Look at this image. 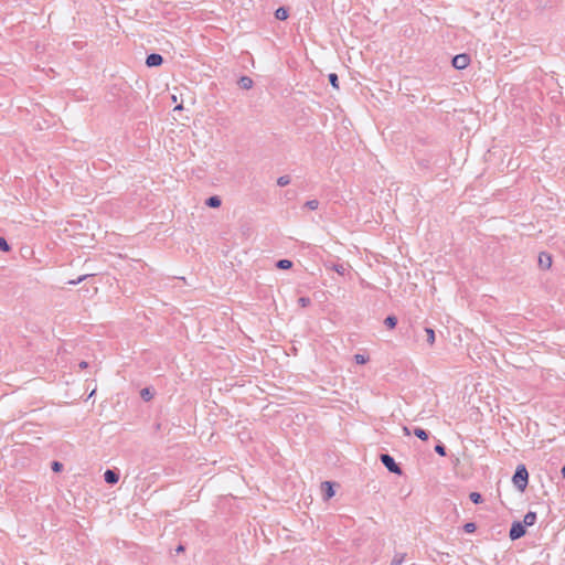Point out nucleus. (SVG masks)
<instances>
[{
    "mask_svg": "<svg viewBox=\"0 0 565 565\" xmlns=\"http://www.w3.org/2000/svg\"><path fill=\"white\" fill-rule=\"evenodd\" d=\"M354 360L358 364H365L369 361V356L358 353L354 355Z\"/></svg>",
    "mask_w": 565,
    "mask_h": 565,
    "instance_id": "412c9836",
    "label": "nucleus"
},
{
    "mask_svg": "<svg viewBox=\"0 0 565 565\" xmlns=\"http://www.w3.org/2000/svg\"><path fill=\"white\" fill-rule=\"evenodd\" d=\"M435 451L440 456H446V447L443 444H437L435 446Z\"/></svg>",
    "mask_w": 565,
    "mask_h": 565,
    "instance_id": "bb28decb",
    "label": "nucleus"
},
{
    "mask_svg": "<svg viewBox=\"0 0 565 565\" xmlns=\"http://www.w3.org/2000/svg\"><path fill=\"white\" fill-rule=\"evenodd\" d=\"M403 433H404V435H406V436L411 435V430H409V429H408V427H406V426H404V427H403Z\"/></svg>",
    "mask_w": 565,
    "mask_h": 565,
    "instance_id": "7c9ffc66",
    "label": "nucleus"
},
{
    "mask_svg": "<svg viewBox=\"0 0 565 565\" xmlns=\"http://www.w3.org/2000/svg\"><path fill=\"white\" fill-rule=\"evenodd\" d=\"M333 269H334L338 274H340V275H344V274H345V271H347L345 266H344V265H342V264L334 265V266H333Z\"/></svg>",
    "mask_w": 565,
    "mask_h": 565,
    "instance_id": "cd10ccee",
    "label": "nucleus"
},
{
    "mask_svg": "<svg viewBox=\"0 0 565 565\" xmlns=\"http://www.w3.org/2000/svg\"><path fill=\"white\" fill-rule=\"evenodd\" d=\"M384 324L388 328V329H394L397 324V319L396 317L394 316H388L385 318L384 320Z\"/></svg>",
    "mask_w": 565,
    "mask_h": 565,
    "instance_id": "ddd939ff",
    "label": "nucleus"
},
{
    "mask_svg": "<svg viewBox=\"0 0 565 565\" xmlns=\"http://www.w3.org/2000/svg\"><path fill=\"white\" fill-rule=\"evenodd\" d=\"M0 249L2 252H9L10 250V246H9L8 242L6 241L4 237H1V236H0Z\"/></svg>",
    "mask_w": 565,
    "mask_h": 565,
    "instance_id": "a878e982",
    "label": "nucleus"
},
{
    "mask_svg": "<svg viewBox=\"0 0 565 565\" xmlns=\"http://www.w3.org/2000/svg\"><path fill=\"white\" fill-rule=\"evenodd\" d=\"M381 462L385 466V468L393 473L402 475L401 467L395 462L394 458L388 454H382L380 456Z\"/></svg>",
    "mask_w": 565,
    "mask_h": 565,
    "instance_id": "f03ea898",
    "label": "nucleus"
},
{
    "mask_svg": "<svg viewBox=\"0 0 565 565\" xmlns=\"http://www.w3.org/2000/svg\"><path fill=\"white\" fill-rule=\"evenodd\" d=\"M305 206L309 210H317L319 207V201L318 200H309L305 203Z\"/></svg>",
    "mask_w": 565,
    "mask_h": 565,
    "instance_id": "5701e85b",
    "label": "nucleus"
},
{
    "mask_svg": "<svg viewBox=\"0 0 565 565\" xmlns=\"http://www.w3.org/2000/svg\"><path fill=\"white\" fill-rule=\"evenodd\" d=\"M425 332L427 335V342L429 345L435 343V331L431 328H425Z\"/></svg>",
    "mask_w": 565,
    "mask_h": 565,
    "instance_id": "dca6fc26",
    "label": "nucleus"
},
{
    "mask_svg": "<svg viewBox=\"0 0 565 565\" xmlns=\"http://www.w3.org/2000/svg\"><path fill=\"white\" fill-rule=\"evenodd\" d=\"M470 63V56L468 54H458L452 58V66L457 70L466 68Z\"/></svg>",
    "mask_w": 565,
    "mask_h": 565,
    "instance_id": "7ed1b4c3",
    "label": "nucleus"
},
{
    "mask_svg": "<svg viewBox=\"0 0 565 565\" xmlns=\"http://www.w3.org/2000/svg\"><path fill=\"white\" fill-rule=\"evenodd\" d=\"M63 469V465L60 461L52 462V470L54 472H60Z\"/></svg>",
    "mask_w": 565,
    "mask_h": 565,
    "instance_id": "c85d7f7f",
    "label": "nucleus"
},
{
    "mask_svg": "<svg viewBox=\"0 0 565 565\" xmlns=\"http://www.w3.org/2000/svg\"><path fill=\"white\" fill-rule=\"evenodd\" d=\"M140 396L143 401H150L153 397V393L150 391L149 387H145L141 390Z\"/></svg>",
    "mask_w": 565,
    "mask_h": 565,
    "instance_id": "f3484780",
    "label": "nucleus"
},
{
    "mask_svg": "<svg viewBox=\"0 0 565 565\" xmlns=\"http://www.w3.org/2000/svg\"><path fill=\"white\" fill-rule=\"evenodd\" d=\"M253 79L249 76H242L238 81V85L243 89H250L253 87Z\"/></svg>",
    "mask_w": 565,
    "mask_h": 565,
    "instance_id": "9d476101",
    "label": "nucleus"
},
{
    "mask_svg": "<svg viewBox=\"0 0 565 565\" xmlns=\"http://www.w3.org/2000/svg\"><path fill=\"white\" fill-rule=\"evenodd\" d=\"M469 498H470V500H471L473 503H476V504H479V503H481V502H482V497H481V494H480V493H478V492H471V493L469 494Z\"/></svg>",
    "mask_w": 565,
    "mask_h": 565,
    "instance_id": "aec40b11",
    "label": "nucleus"
},
{
    "mask_svg": "<svg viewBox=\"0 0 565 565\" xmlns=\"http://www.w3.org/2000/svg\"><path fill=\"white\" fill-rule=\"evenodd\" d=\"M182 551H183V546H181V545H180V546L178 547V552H182Z\"/></svg>",
    "mask_w": 565,
    "mask_h": 565,
    "instance_id": "72a5a7b5",
    "label": "nucleus"
},
{
    "mask_svg": "<svg viewBox=\"0 0 565 565\" xmlns=\"http://www.w3.org/2000/svg\"><path fill=\"white\" fill-rule=\"evenodd\" d=\"M298 303H299L300 307L306 308V307L310 306L311 300L308 297H300L298 299Z\"/></svg>",
    "mask_w": 565,
    "mask_h": 565,
    "instance_id": "393cba45",
    "label": "nucleus"
},
{
    "mask_svg": "<svg viewBox=\"0 0 565 565\" xmlns=\"http://www.w3.org/2000/svg\"><path fill=\"white\" fill-rule=\"evenodd\" d=\"M87 366H88V363H87V362H85V361H82V362L79 363V367H81V369H86Z\"/></svg>",
    "mask_w": 565,
    "mask_h": 565,
    "instance_id": "2f4dec72",
    "label": "nucleus"
},
{
    "mask_svg": "<svg viewBox=\"0 0 565 565\" xmlns=\"http://www.w3.org/2000/svg\"><path fill=\"white\" fill-rule=\"evenodd\" d=\"M525 534V526L520 523V522H515L512 524L511 529H510V533H509V536L511 540H518L520 537H522L523 535Z\"/></svg>",
    "mask_w": 565,
    "mask_h": 565,
    "instance_id": "20e7f679",
    "label": "nucleus"
},
{
    "mask_svg": "<svg viewBox=\"0 0 565 565\" xmlns=\"http://www.w3.org/2000/svg\"><path fill=\"white\" fill-rule=\"evenodd\" d=\"M275 18L278 20H286L288 18V10L284 7H280L275 12Z\"/></svg>",
    "mask_w": 565,
    "mask_h": 565,
    "instance_id": "f8f14e48",
    "label": "nucleus"
},
{
    "mask_svg": "<svg viewBox=\"0 0 565 565\" xmlns=\"http://www.w3.org/2000/svg\"><path fill=\"white\" fill-rule=\"evenodd\" d=\"M405 554L404 553H397L394 555L393 559H392V563L391 565H401L404 559H405Z\"/></svg>",
    "mask_w": 565,
    "mask_h": 565,
    "instance_id": "a211bd4d",
    "label": "nucleus"
},
{
    "mask_svg": "<svg viewBox=\"0 0 565 565\" xmlns=\"http://www.w3.org/2000/svg\"><path fill=\"white\" fill-rule=\"evenodd\" d=\"M104 479L107 483L115 484L119 480V476L114 470H106L104 473Z\"/></svg>",
    "mask_w": 565,
    "mask_h": 565,
    "instance_id": "0eeeda50",
    "label": "nucleus"
},
{
    "mask_svg": "<svg viewBox=\"0 0 565 565\" xmlns=\"http://www.w3.org/2000/svg\"><path fill=\"white\" fill-rule=\"evenodd\" d=\"M539 264L542 268H550L552 265V258L548 254L542 253L539 257Z\"/></svg>",
    "mask_w": 565,
    "mask_h": 565,
    "instance_id": "6e6552de",
    "label": "nucleus"
},
{
    "mask_svg": "<svg viewBox=\"0 0 565 565\" xmlns=\"http://www.w3.org/2000/svg\"><path fill=\"white\" fill-rule=\"evenodd\" d=\"M290 183V178L289 175H281L277 179V184L279 186H286Z\"/></svg>",
    "mask_w": 565,
    "mask_h": 565,
    "instance_id": "6ab92c4d",
    "label": "nucleus"
},
{
    "mask_svg": "<svg viewBox=\"0 0 565 565\" xmlns=\"http://www.w3.org/2000/svg\"><path fill=\"white\" fill-rule=\"evenodd\" d=\"M561 472H562L563 478H565V465L563 466Z\"/></svg>",
    "mask_w": 565,
    "mask_h": 565,
    "instance_id": "473e14b6",
    "label": "nucleus"
},
{
    "mask_svg": "<svg viewBox=\"0 0 565 565\" xmlns=\"http://www.w3.org/2000/svg\"><path fill=\"white\" fill-rule=\"evenodd\" d=\"M536 522V513L535 512H527L525 515H524V519H523V525L524 526H531L533 525L534 523Z\"/></svg>",
    "mask_w": 565,
    "mask_h": 565,
    "instance_id": "1a4fd4ad",
    "label": "nucleus"
},
{
    "mask_svg": "<svg viewBox=\"0 0 565 565\" xmlns=\"http://www.w3.org/2000/svg\"><path fill=\"white\" fill-rule=\"evenodd\" d=\"M276 266L279 269H289L292 266V263L289 259H280L277 262Z\"/></svg>",
    "mask_w": 565,
    "mask_h": 565,
    "instance_id": "2eb2a0df",
    "label": "nucleus"
},
{
    "mask_svg": "<svg viewBox=\"0 0 565 565\" xmlns=\"http://www.w3.org/2000/svg\"><path fill=\"white\" fill-rule=\"evenodd\" d=\"M221 203H222V201L217 195L210 196L205 201V204L210 207H218V206H221Z\"/></svg>",
    "mask_w": 565,
    "mask_h": 565,
    "instance_id": "9b49d317",
    "label": "nucleus"
},
{
    "mask_svg": "<svg viewBox=\"0 0 565 565\" xmlns=\"http://www.w3.org/2000/svg\"><path fill=\"white\" fill-rule=\"evenodd\" d=\"M514 487L520 490L524 491L527 482H529V472L524 465H520L516 467V470L512 478Z\"/></svg>",
    "mask_w": 565,
    "mask_h": 565,
    "instance_id": "f257e3e1",
    "label": "nucleus"
},
{
    "mask_svg": "<svg viewBox=\"0 0 565 565\" xmlns=\"http://www.w3.org/2000/svg\"><path fill=\"white\" fill-rule=\"evenodd\" d=\"M329 82L334 88H339V79L337 74H329Z\"/></svg>",
    "mask_w": 565,
    "mask_h": 565,
    "instance_id": "4be33fe9",
    "label": "nucleus"
},
{
    "mask_svg": "<svg viewBox=\"0 0 565 565\" xmlns=\"http://www.w3.org/2000/svg\"><path fill=\"white\" fill-rule=\"evenodd\" d=\"M163 62V57L160 54L152 53L147 56L146 64L149 67L159 66Z\"/></svg>",
    "mask_w": 565,
    "mask_h": 565,
    "instance_id": "39448f33",
    "label": "nucleus"
},
{
    "mask_svg": "<svg viewBox=\"0 0 565 565\" xmlns=\"http://www.w3.org/2000/svg\"><path fill=\"white\" fill-rule=\"evenodd\" d=\"M414 435L416 437H418L419 439H422V440H427L428 439V433L425 429H423V428H415L414 429Z\"/></svg>",
    "mask_w": 565,
    "mask_h": 565,
    "instance_id": "4468645a",
    "label": "nucleus"
},
{
    "mask_svg": "<svg viewBox=\"0 0 565 565\" xmlns=\"http://www.w3.org/2000/svg\"><path fill=\"white\" fill-rule=\"evenodd\" d=\"M321 490L323 492V499L329 500L334 495L333 486L329 481H324L321 483Z\"/></svg>",
    "mask_w": 565,
    "mask_h": 565,
    "instance_id": "423d86ee",
    "label": "nucleus"
},
{
    "mask_svg": "<svg viewBox=\"0 0 565 565\" xmlns=\"http://www.w3.org/2000/svg\"><path fill=\"white\" fill-rule=\"evenodd\" d=\"M86 278V275L78 277L76 280H71V285H77Z\"/></svg>",
    "mask_w": 565,
    "mask_h": 565,
    "instance_id": "c756f323",
    "label": "nucleus"
},
{
    "mask_svg": "<svg viewBox=\"0 0 565 565\" xmlns=\"http://www.w3.org/2000/svg\"><path fill=\"white\" fill-rule=\"evenodd\" d=\"M477 526L473 522H468L463 525V530L466 533H473L476 531Z\"/></svg>",
    "mask_w": 565,
    "mask_h": 565,
    "instance_id": "b1692460",
    "label": "nucleus"
}]
</instances>
